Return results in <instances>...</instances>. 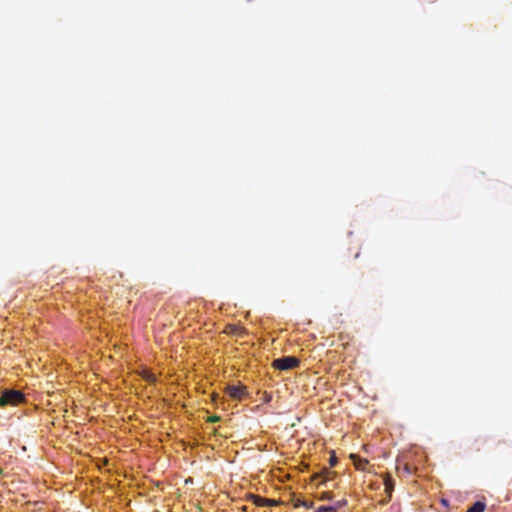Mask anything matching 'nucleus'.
<instances>
[{"label":"nucleus","mask_w":512,"mask_h":512,"mask_svg":"<svg viewBox=\"0 0 512 512\" xmlns=\"http://www.w3.org/2000/svg\"><path fill=\"white\" fill-rule=\"evenodd\" d=\"M357 469L364 470L365 466L368 464L367 460L358 459V462H354Z\"/></svg>","instance_id":"nucleus-12"},{"label":"nucleus","mask_w":512,"mask_h":512,"mask_svg":"<svg viewBox=\"0 0 512 512\" xmlns=\"http://www.w3.org/2000/svg\"><path fill=\"white\" fill-rule=\"evenodd\" d=\"M219 420H220V417H219V416H211V417H209V419H208V421H209V422H212V423H213V422H217V421H219Z\"/></svg>","instance_id":"nucleus-15"},{"label":"nucleus","mask_w":512,"mask_h":512,"mask_svg":"<svg viewBox=\"0 0 512 512\" xmlns=\"http://www.w3.org/2000/svg\"><path fill=\"white\" fill-rule=\"evenodd\" d=\"M486 504L482 501L475 502L466 512H484Z\"/></svg>","instance_id":"nucleus-8"},{"label":"nucleus","mask_w":512,"mask_h":512,"mask_svg":"<svg viewBox=\"0 0 512 512\" xmlns=\"http://www.w3.org/2000/svg\"><path fill=\"white\" fill-rule=\"evenodd\" d=\"M224 332L226 334L232 335V336H238V337H244L247 332L246 329L238 324H228L226 325Z\"/></svg>","instance_id":"nucleus-5"},{"label":"nucleus","mask_w":512,"mask_h":512,"mask_svg":"<svg viewBox=\"0 0 512 512\" xmlns=\"http://www.w3.org/2000/svg\"><path fill=\"white\" fill-rule=\"evenodd\" d=\"M249 499L252 501L253 504L259 507L263 506H276L278 502L274 499H267L263 498L259 495L250 494Z\"/></svg>","instance_id":"nucleus-4"},{"label":"nucleus","mask_w":512,"mask_h":512,"mask_svg":"<svg viewBox=\"0 0 512 512\" xmlns=\"http://www.w3.org/2000/svg\"><path fill=\"white\" fill-rule=\"evenodd\" d=\"M337 462H338L337 457H336L335 453L332 452L330 459H329L330 466L331 467L335 466Z\"/></svg>","instance_id":"nucleus-13"},{"label":"nucleus","mask_w":512,"mask_h":512,"mask_svg":"<svg viewBox=\"0 0 512 512\" xmlns=\"http://www.w3.org/2000/svg\"><path fill=\"white\" fill-rule=\"evenodd\" d=\"M241 510H242V511H247V506H243V507L241 508Z\"/></svg>","instance_id":"nucleus-18"},{"label":"nucleus","mask_w":512,"mask_h":512,"mask_svg":"<svg viewBox=\"0 0 512 512\" xmlns=\"http://www.w3.org/2000/svg\"><path fill=\"white\" fill-rule=\"evenodd\" d=\"M299 365V360L293 356H286L275 359L272 366L278 370H290Z\"/></svg>","instance_id":"nucleus-2"},{"label":"nucleus","mask_w":512,"mask_h":512,"mask_svg":"<svg viewBox=\"0 0 512 512\" xmlns=\"http://www.w3.org/2000/svg\"><path fill=\"white\" fill-rule=\"evenodd\" d=\"M25 400L24 394L19 390H5L0 396V406H16Z\"/></svg>","instance_id":"nucleus-1"},{"label":"nucleus","mask_w":512,"mask_h":512,"mask_svg":"<svg viewBox=\"0 0 512 512\" xmlns=\"http://www.w3.org/2000/svg\"><path fill=\"white\" fill-rule=\"evenodd\" d=\"M295 507H305L307 509H311L313 508V502L312 501H307V500H300L298 499L295 504H294Z\"/></svg>","instance_id":"nucleus-10"},{"label":"nucleus","mask_w":512,"mask_h":512,"mask_svg":"<svg viewBox=\"0 0 512 512\" xmlns=\"http://www.w3.org/2000/svg\"><path fill=\"white\" fill-rule=\"evenodd\" d=\"M333 496H332V493L331 492H325L323 493V496H322V499H325V500H332Z\"/></svg>","instance_id":"nucleus-14"},{"label":"nucleus","mask_w":512,"mask_h":512,"mask_svg":"<svg viewBox=\"0 0 512 512\" xmlns=\"http://www.w3.org/2000/svg\"><path fill=\"white\" fill-rule=\"evenodd\" d=\"M334 476H335V472H332L329 469L324 468L321 472L314 474L313 479L316 480V479L321 478L322 479L321 483H326V482L332 480L334 478Z\"/></svg>","instance_id":"nucleus-6"},{"label":"nucleus","mask_w":512,"mask_h":512,"mask_svg":"<svg viewBox=\"0 0 512 512\" xmlns=\"http://www.w3.org/2000/svg\"><path fill=\"white\" fill-rule=\"evenodd\" d=\"M384 485H385V492L388 494L389 498L391 497V493L394 490V480L390 475H385L384 477Z\"/></svg>","instance_id":"nucleus-7"},{"label":"nucleus","mask_w":512,"mask_h":512,"mask_svg":"<svg viewBox=\"0 0 512 512\" xmlns=\"http://www.w3.org/2000/svg\"><path fill=\"white\" fill-rule=\"evenodd\" d=\"M478 441H480L482 444H484V442H485V441H484V440H482V439H476V442H478Z\"/></svg>","instance_id":"nucleus-17"},{"label":"nucleus","mask_w":512,"mask_h":512,"mask_svg":"<svg viewBox=\"0 0 512 512\" xmlns=\"http://www.w3.org/2000/svg\"><path fill=\"white\" fill-rule=\"evenodd\" d=\"M142 378L149 383H153L156 381V376L152 372L147 370L142 372Z\"/></svg>","instance_id":"nucleus-9"},{"label":"nucleus","mask_w":512,"mask_h":512,"mask_svg":"<svg viewBox=\"0 0 512 512\" xmlns=\"http://www.w3.org/2000/svg\"><path fill=\"white\" fill-rule=\"evenodd\" d=\"M314 512H337V508L334 506H320Z\"/></svg>","instance_id":"nucleus-11"},{"label":"nucleus","mask_w":512,"mask_h":512,"mask_svg":"<svg viewBox=\"0 0 512 512\" xmlns=\"http://www.w3.org/2000/svg\"><path fill=\"white\" fill-rule=\"evenodd\" d=\"M226 393L235 400H241L246 395V387L243 385H229L225 388Z\"/></svg>","instance_id":"nucleus-3"},{"label":"nucleus","mask_w":512,"mask_h":512,"mask_svg":"<svg viewBox=\"0 0 512 512\" xmlns=\"http://www.w3.org/2000/svg\"><path fill=\"white\" fill-rule=\"evenodd\" d=\"M345 504H346V501H345V500H343V501H339L335 507L338 509V508H340V507L344 506Z\"/></svg>","instance_id":"nucleus-16"}]
</instances>
